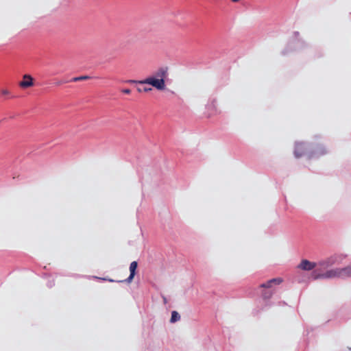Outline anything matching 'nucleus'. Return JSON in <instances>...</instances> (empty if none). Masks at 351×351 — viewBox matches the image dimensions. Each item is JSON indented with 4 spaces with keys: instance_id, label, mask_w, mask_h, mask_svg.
I'll list each match as a JSON object with an SVG mask.
<instances>
[{
    "instance_id": "nucleus-1",
    "label": "nucleus",
    "mask_w": 351,
    "mask_h": 351,
    "mask_svg": "<svg viewBox=\"0 0 351 351\" xmlns=\"http://www.w3.org/2000/svg\"><path fill=\"white\" fill-rule=\"evenodd\" d=\"M311 276L314 280L342 278L341 268L329 269L324 273L319 272L318 269H315L312 272Z\"/></svg>"
},
{
    "instance_id": "nucleus-2",
    "label": "nucleus",
    "mask_w": 351,
    "mask_h": 351,
    "mask_svg": "<svg viewBox=\"0 0 351 351\" xmlns=\"http://www.w3.org/2000/svg\"><path fill=\"white\" fill-rule=\"evenodd\" d=\"M165 73L163 71L160 75V77H151L144 80L140 81L141 84H150L158 90H162L165 87Z\"/></svg>"
},
{
    "instance_id": "nucleus-3",
    "label": "nucleus",
    "mask_w": 351,
    "mask_h": 351,
    "mask_svg": "<svg viewBox=\"0 0 351 351\" xmlns=\"http://www.w3.org/2000/svg\"><path fill=\"white\" fill-rule=\"evenodd\" d=\"M317 266V263L311 262L306 259L301 261L300 263L298 265V268L304 271H311Z\"/></svg>"
},
{
    "instance_id": "nucleus-4",
    "label": "nucleus",
    "mask_w": 351,
    "mask_h": 351,
    "mask_svg": "<svg viewBox=\"0 0 351 351\" xmlns=\"http://www.w3.org/2000/svg\"><path fill=\"white\" fill-rule=\"evenodd\" d=\"M282 281H283V280L281 278H272V279L267 281L266 282L260 285L259 287L261 288L269 289V288H271L274 285H278L281 284L282 282Z\"/></svg>"
},
{
    "instance_id": "nucleus-5",
    "label": "nucleus",
    "mask_w": 351,
    "mask_h": 351,
    "mask_svg": "<svg viewBox=\"0 0 351 351\" xmlns=\"http://www.w3.org/2000/svg\"><path fill=\"white\" fill-rule=\"evenodd\" d=\"M137 267H138V263L136 261H133L130 263V274L129 277L125 280L126 282H130L132 281V280L135 276Z\"/></svg>"
},
{
    "instance_id": "nucleus-6",
    "label": "nucleus",
    "mask_w": 351,
    "mask_h": 351,
    "mask_svg": "<svg viewBox=\"0 0 351 351\" xmlns=\"http://www.w3.org/2000/svg\"><path fill=\"white\" fill-rule=\"evenodd\" d=\"M336 262V258L333 256L329 257L325 260H323L320 262H319L318 265L327 268L328 267H330L333 265Z\"/></svg>"
},
{
    "instance_id": "nucleus-7",
    "label": "nucleus",
    "mask_w": 351,
    "mask_h": 351,
    "mask_svg": "<svg viewBox=\"0 0 351 351\" xmlns=\"http://www.w3.org/2000/svg\"><path fill=\"white\" fill-rule=\"evenodd\" d=\"M24 79L25 80L24 82L21 83V86L23 87L30 86L33 84V79L29 75H25Z\"/></svg>"
},
{
    "instance_id": "nucleus-8",
    "label": "nucleus",
    "mask_w": 351,
    "mask_h": 351,
    "mask_svg": "<svg viewBox=\"0 0 351 351\" xmlns=\"http://www.w3.org/2000/svg\"><path fill=\"white\" fill-rule=\"evenodd\" d=\"M341 271L342 278L351 277V265L341 268Z\"/></svg>"
},
{
    "instance_id": "nucleus-9",
    "label": "nucleus",
    "mask_w": 351,
    "mask_h": 351,
    "mask_svg": "<svg viewBox=\"0 0 351 351\" xmlns=\"http://www.w3.org/2000/svg\"><path fill=\"white\" fill-rule=\"evenodd\" d=\"M180 319V315H179V313L175 311H172L170 322L171 323H174L176 322L179 321Z\"/></svg>"
},
{
    "instance_id": "nucleus-10",
    "label": "nucleus",
    "mask_w": 351,
    "mask_h": 351,
    "mask_svg": "<svg viewBox=\"0 0 351 351\" xmlns=\"http://www.w3.org/2000/svg\"><path fill=\"white\" fill-rule=\"evenodd\" d=\"M261 295L263 299H269L271 298L273 292L271 291H263Z\"/></svg>"
},
{
    "instance_id": "nucleus-11",
    "label": "nucleus",
    "mask_w": 351,
    "mask_h": 351,
    "mask_svg": "<svg viewBox=\"0 0 351 351\" xmlns=\"http://www.w3.org/2000/svg\"><path fill=\"white\" fill-rule=\"evenodd\" d=\"M149 90H151V88H145V91H149Z\"/></svg>"
},
{
    "instance_id": "nucleus-12",
    "label": "nucleus",
    "mask_w": 351,
    "mask_h": 351,
    "mask_svg": "<svg viewBox=\"0 0 351 351\" xmlns=\"http://www.w3.org/2000/svg\"><path fill=\"white\" fill-rule=\"evenodd\" d=\"M125 93H129V90H125Z\"/></svg>"
}]
</instances>
